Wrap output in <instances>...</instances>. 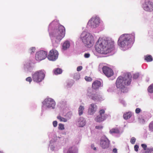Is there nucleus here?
<instances>
[{
	"label": "nucleus",
	"instance_id": "1",
	"mask_svg": "<svg viewBox=\"0 0 153 153\" xmlns=\"http://www.w3.org/2000/svg\"><path fill=\"white\" fill-rule=\"evenodd\" d=\"M114 42H108L107 40L100 38L95 45V50L98 53L106 54L114 48Z\"/></svg>",
	"mask_w": 153,
	"mask_h": 153
},
{
	"label": "nucleus",
	"instance_id": "2",
	"mask_svg": "<svg viewBox=\"0 0 153 153\" xmlns=\"http://www.w3.org/2000/svg\"><path fill=\"white\" fill-rule=\"evenodd\" d=\"M131 78L132 76L129 73L124 74L123 76H119L117 79L116 82L117 88H119L122 92H127L128 89L125 86L128 85L130 84Z\"/></svg>",
	"mask_w": 153,
	"mask_h": 153
},
{
	"label": "nucleus",
	"instance_id": "3",
	"mask_svg": "<svg viewBox=\"0 0 153 153\" xmlns=\"http://www.w3.org/2000/svg\"><path fill=\"white\" fill-rule=\"evenodd\" d=\"M80 38L85 46L88 48H91L94 42V38L90 33L86 32H83L81 35Z\"/></svg>",
	"mask_w": 153,
	"mask_h": 153
},
{
	"label": "nucleus",
	"instance_id": "4",
	"mask_svg": "<svg viewBox=\"0 0 153 153\" xmlns=\"http://www.w3.org/2000/svg\"><path fill=\"white\" fill-rule=\"evenodd\" d=\"M131 35L129 34H124L121 35L118 40L119 46L122 48H127L130 42Z\"/></svg>",
	"mask_w": 153,
	"mask_h": 153
},
{
	"label": "nucleus",
	"instance_id": "5",
	"mask_svg": "<svg viewBox=\"0 0 153 153\" xmlns=\"http://www.w3.org/2000/svg\"><path fill=\"white\" fill-rule=\"evenodd\" d=\"M65 34V29L64 27L61 25H59L58 28L54 31L53 34L54 36L56 37V42H59L64 37Z\"/></svg>",
	"mask_w": 153,
	"mask_h": 153
},
{
	"label": "nucleus",
	"instance_id": "6",
	"mask_svg": "<svg viewBox=\"0 0 153 153\" xmlns=\"http://www.w3.org/2000/svg\"><path fill=\"white\" fill-rule=\"evenodd\" d=\"M87 91V96L94 101L98 102L103 100V96L100 93L94 91H91L90 89H88Z\"/></svg>",
	"mask_w": 153,
	"mask_h": 153
},
{
	"label": "nucleus",
	"instance_id": "7",
	"mask_svg": "<svg viewBox=\"0 0 153 153\" xmlns=\"http://www.w3.org/2000/svg\"><path fill=\"white\" fill-rule=\"evenodd\" d=\"M45 72L44 70L37 71L32 75L33 80L36 82H39L44 79L45 77Z\"/></svg>",
	"mask_w": 153,
	"mask_h": 153
},
{
	"label": "nucleus",
	"instance_id": "8",
	"mask_svg": "<svg viewBox=\"0 0 153 153\" xmlns=\"http://www.w3.org/2000/svg\"><path fill=\"white\" fill-rule=\"evenodd\" d=\"M99 114L94 118V120L97 123H100L105 120L108 117V115L105 114L104 109H101L99 111Z\"/></svg>",
	"mask_w": 153,
	"mask_h": 153
},
{
	"label": "nucleus",
	"instance_id": "9",
	"mask_svg": "<svg viewBox=\"0 0 153 153\" xmlns=\"http://www.w3.org/2000/svg\"><path fill=\"white\" fill-rule=\"evenodd\" d=\"M100 23L99 18L97 17H93L89 21L88 25L92 28L97 27Z\"/></svg>",
	"mask_w": 153,
	"mask_h": 153
},
{
	"label": "nucleus",
	"instance_id": "10",
	"mask_svg": "<svg viewBox=\"0 0 153 153\" xmlns=\"http://www.w3.org/2000/svg\"><path fill=\"white\" fill-rule=\"evenodd\" d=\"M59 53L56 50L52 49L49 52L47 58L50 61H55L58 58Z\"/></svg>",
	"mask_w": 153,
	"mask_h": 153
},
{
	"label": "nucleus",
	"instance_id": "11",
	"mask_svg": "<svg viewBox=\"0 0 153 153\" xmlns=\"http://www.w3.org/2000/svg\"><path fill=\"white\" fill-rule=\"evenodd\" d=\"M47 52L45 51L41 50L37 52L35 55L36 60L38 61H40L45 59L47 56Z\"/></svg>",
	"mask_w": 153,
	"mask_h": 153
},
{
	"label": "nucleus",
	"instance_id": "12",
	"mask_svg": "<svg viewBox=\"0 0 153 153\" xmlns=\"http://www.w3.org/2000/svg\"><path fill=\"white\" fill-rule=\"evenodd\" d=\"M44 104L48 108H51L53 109L55 108L56 103L52 99L48 98L45 99L44 101Z\"/></svg>",
	"mask_w": 153,
	"mask_h": 153
},
{
	"label": "nucleus",
	"instance_id": "13",
	"mask_svg": "<svg viewBox=\"0 0 153 153\" xmlns=\"http://www.w3.org/2000/svg\"><path fill=\"white\" fill-rule=\"evenodd\" d=\"M144 10L147 11H152L153 10V4L149 0L145 1L143 5Z\"/></svg>",
	"mask_w": 153,
	"mask_h": 153
},
{
	"label": "nucleus",
	"instance_id": "14",
	"mask_svg": "<svg viewBox=\"0 0 153 153\" xmlns=\"http://www.w3.org/2000/svg\"><path fill=\"white\" fill-rule=\"evenodd\" d=\"M102 70L103 73L107 77H111L114 74L112 69L108 66H104L102 68Z\"/></svg>",
	"mask_w": 153,
	"mask_h": 153
},
{
	"label": "nucleus",
	"instance_id": "15",
	"mask_svg": "<svg viewBox=\"0 0 153 153\" xmlns=\"http://www.w3.org/2000/svg\"><path fill=\"white\" fill-rule=\"evenodd\" d=\"M100 144L102 148H107L109 147L110 141L107 138L104 137L101 140Z\"/></svg>",
	"mask_w": 153,
	"mask_h": 153
},
{
	"label": "nucleus",
	"instance_id": "16",
	"mask_svg": "<svg viewBox=\"0 0 153 153\" xmlns=\"http://www.w3.org/2000/svg\"><path fill=\"white\" fill-rule=\"evenodd\" d=\"M97 108V106L95 104H91L88 110V114L90 115L94 114L96 112Z\"/></svg>",
	"mask_w": 153,
	"mask_h": 153
},
{
	"label": "nucleus",
	"instance_id": "17",
	"mask_svg": "<svg viewBox=\"0 0 153 153\" xmlns=\"http://www.w3.org/2000/svg\"><path fill=\"white\" fill-rule=\"evenodd\" d=\"M101 85V82L100 81L96 80L94 81L92 84V88L94 90L98 89Z\"/></svg>",
	"mask_w": 153,
	"mask_h": 153
},
{
	"label": "nucleus",
	"instance_id": "18",
	"mask_svg": "<svg viewBox=\"0 0 153 153\" xmlns=\"http://www.w3.org/2000/svg\"><path fill=\"white\" fill-rule=\"evenodd\" d=\"M70 45V42L68 41H65L63 44L62 49L64 50H66L69 48Z\"/></svg>",
	"mask_w": 153,
	"mask_h": 153
},
{
	"label": "nucleus",
	"instance_id": "19",
	"mask_svg": "<svg viewBox=\"0 0 153 153\" xmlns=\"http://www.w3.org/2000/svg\"><path fill=\"white\" fill-rule=\"evenodd\" d=\"M132 116L131 112H129L125 113L123 115V118L127 120L130 118Z\"/></svg>",
	"mask_w": 153,
	"mask_h": 153
},
{
	"label": "nucleus",
	"instance_id": "20",
	"mask_svg": "<svg viewBox=\"0 0 153 153\" xmlns=\"http://www.w3.org/2000/svg\"><path fill=\"white\" fill-rule=\"evenodd\" d=\"M120 131L117 128H112L109 131V132L111 134L114 133L119 134Z\"/></svg>",
	"mask_w": 153,
	"mask_h": 153
},
{
	"label": "nucleus",
	"instance_id": "21",
	"mask_svg": "<svg viewBox=\"0 0 153 153\" xmlns=\"http://www.w3.org/2000/svg\"><path fill=\"white\" fill-rule=\"evenodd\" d=\"M84 108L83 106L80 105L78 108L79 114V116L82 115L83 113Z\"/></svg>",
	"mask_w": 153,
	"mask_h": 153
},
{
	"label": "nucleus",
	"instance_id": "22",
	"mask_svg": "<svg viewBox=\"0 0 153 153\" xmlns=\"http://www.w3.org/2000/svg\"><path fill=\"white\" fill-rule=\"evenodd\" d=\"M145 59L147 62H150L152 61V56L150 55H147L145 56Z\"/></svg>",
	"mask_w": 153,
	"mask_h": 153
},
{
	"label": "nucleus",
	"instance_id": "23",
	"mask_svg": "<svg viewBox=\"0 0 153 153\" xmlns=\"http://www.w3.org/2000/svg\"><path fill=\"white\" fill-rule=\"evenodd\" d=\"M62 71L61 69L57 68L54 70V73L55 74L57 75L61 74L62 73Z\"/></svg>",
	"mask_w": 153,
	"mask_h": 153
},
{
	"label": "nucleus",
	"instance_id": "24",
	"mask_svg": "<svg viewBox=\"0 0 153 153\" xmlns=\"http://www.w3.org/2000/svg\"><path fill=\"white\" fill-rule=\"evenodd\" d=\"M57 118L59 119L60 121L66 122L67 121V120L66 119L60 115L57 117Z\"/></svg>",
	"mask_w": 153,
	"mask_h": 153
},
{
	"label": "nucleus",
	"instance_id": "25",
	"mask_svg": "<svg viewBox=\"0 0 153 153\" xmlns=\"http://www.w3.org/2000/svg\"><path fill=\"white\" fill-rule=\"evenodd\" d=\"M147 90L150 93H153V84L151 85L148 87Z\"/></svg>",
	"mask_w": 153,
	"mask_h": 153
},
{
	"label": "nucleus",
	"instance_id": "26",
	"mask_svg": "<svg viewBox=\"0 0 153 153\" xmlns=\"http://www.w3.org/2000/svg\"><path fill=\"white\" fill-rule=\"evenodd\" d=\"M58 129L59 130H63L65 129L64 125L62 123L59 124Z\"/></svg>",
	"mask_w": 153,
	"mask_h": 153
},
{
	"label": "nucleus",
	"instance_id": "27",
	"mask_svg": "<svg viewBox=\"0 0 153 153\" xmlns=\"http://www.w3.org/2000/svg\"><path fill=\"white\" fill-rule=\"evenodd\" d=\"M80 77V75L78 74H75L74 76V78L76 79H78Z\"/></svg>",
	"mask_w": 153,
	"mask_h": 153
},
{
	"label": "nucleus",
	"instance_id": "28",
	"mask_svg": "<svg viewBox=\"0 0 153 153\" xmlns=\"http://www.w3.org/2000/svg\"><path fill=\"white\" fill-rule=\"evenodd\" d=\"M85 79V80L87 82H91L92 80V79L89 76H86Z\"/></svg>",
	"mask_w": 153,
	"mask_h": 153
},
{
	"label": "nucleus",
	"instance_id": "29",
	"mask_svg": "<svg viewBox=\"0 0 153 153\" xmlns=\"http://www.w3.org/2000/svg\"><path fill=\"white\" fill-rule=\"evenodd\" d=\"M149 127L150 130H153V121L151 122L149 124Z\"/></svg>",
	"mask_w": 153,
	"mask_h": 153
},
{
	"label": "nucleus",
	"instance_id": "30",
	"mask_svg": "<svg viewBox=\"0 0 153 153\" xmlns=\"http://www.w3.org/2000/svg\"><path fill=\"white\" fill-rule=\"evenodd\" d=\"M136 141V139L134 137H132L131 138L130 140V142L132 144H134Z\"/></svg>",
	"mask_w": 153,
	"mask_h": 153
},
{
	"label": "nucleus",
	"instance_id": "31",
	"mask_svg": "<svg viewBox=\"0 0 153 153\" xmlns=\"http://www.w3.org/2000/svg\"><path fill=\"white\" fill-rule=\"evenodd\" d=\"M103 128V126L102 125H100L95 126V128L98 129H101Z\"/></svg>",
	"mask_w": 153,
	"mask_h": 153
},
{
	"label": "nucleus",
	"instance_id": "32",
	"mask_svg": "<svg viewBox=\"0 0 153 153\" xmlns=\"http://www.w3.org/2000/svg\"><path fill=\"white\" fill-rule=\"evenodd\" d=\"M85 121H82L80 122L79 123V126L80 127H83L85 125Z\"/></svg>",
	"mask_w": 153,
	"mask_h": 153
},
{
	"label": "nucleus",
	"instance_id": "33",
	"mask_svg": "<svg viewBox=\"0 0 153 153\" xmlns=\"http://www.w3.org/2000/svg\"><path fill=\"white\" fill-rule=\"evenodd\" d=\"M26 81L29 82L30 83L32 81V78L30 77H28L26 78Z\"/></svg>",
	"mask_w": 153,
	"mask_h": 153
},
{
	"label": "nucleus",
	"instance_id": "34",
	"mask_svg": "<svg viewBox=\"0 0 153 153\" xmlns=\"http://www.w3.org/2000/svg\"><path fill=\"white\" fill-rule=\"evenodd\" d=\"M139 146L138 145H136L134 146V150L137 152L138 150V149H139Z\"/></svg>",
	"mask_w": 153,
	"mask_h": 153
},
{
	"label": "nucleus",
	"instance_id": "35",
	"mask_svg": "<svg viewBox=\"0 0 153 153\" xmlns=\"http://www.w3.org/2000/svg\"><path fill=\"white\" fill-rule=\"evenodd\" d=\"M139 75L138 74H134L133 78L134 79H136L139 77Z\"/></svg>",
	"mask_w": 153,
	"mask_h": 153
},
{
	"label": "nucleus",
	"instance_id": "36",
	"mask_svg": "<svg viewBox=\"0 0 153 153\" xmlns=\"http://www.w3.org/2000/svg\"><path fill=\"white\" fill-rule=\"evenodd\" d=\"M141 109L139 108H137L135 110V112L137 114H138L140 112Z\"/></svg>",
	"mask_w": 153,
	"mask_h": 153
},
{
	"label": "nucleus",
	"instance_id": "37",
	"mask_svg": "<svg viewBox=\"0 0 153 153\" xmlns=\"http://www.w3.org/2000/svg\"><path fill=\"white\" fill-rule=\"evenodd\" d=\"M53 125L54 127H56L57 125V122L56 121H54L53 122Z\"/></svg>",
	"mask_w": 153,
	"mask_h": 153
},
{
	"label": "nucleus",
	"instance_id": "38",
	"mask_svg": "<svg viewBox=\"0 0 153 153\" xmlns=\"http://www.w3.org/2000/svg\"><path fill=\"white\" fill-rule=\"evenodd\" d=\"M82 66H78L77 68V71H79L82 70Z\"/></svg>",
	"mask_w": 153,
	"mask_h": 153
},
{
	"label": "nucleus",
	"instance_id": "39",
	"mask_svg": "<svg viewBox=\"0 0 153 153\" xmlns=\"http://www.w3.org/2000/svg\"><path fill=\"white\" fill-rule=\"evenodd\" d=\"M141 146L142 147L144 150H146V149L147 148V146L146 144H141Z\"/></svg>",
	"mask_w": 153,
	"mask_h": 153
},
{
	"label": "nucleus",
	"instance_id": "40",
	"mask_svg": "<svg viewBox=\"0 0 153 153\" xmlns=\"http://www.w3.org/2000/svg\"><path fill=\"white\" fill-rule=\"evenodd\" d=\"M68 153H73L72 147L70 148L69 149L68 152Z\"/></svg>",
	"mask_w": 153,
	"mask_h": 153
},
{
	"label": "nucleus",
	"instance_id": "41",
	"mask_svg": "<svg viewBox=\"0 0 153 153\" xmlns=\"http://www.w3.org/2000/svg\"><path fill=\"white\" fill-rule=\"evenodd\" d=\"M84 56L85 58H88L89 57L90 54L88 53H86L85 54Z\"/></svg>",
	"mask_w": 153,
	"mask_h": 153
},
{
	"label": "nucleus",
	"instance_id": "42",
	"mask_svg": "<svg viewBox=\"0 0 153 153\" xmlns=\"http://www.w3.org/2000/svg\"><path fill=\"white\" fill-rule=\"evenodd\" d=\"M113 152L114 153H117V149L116 148L114 149L113 150Z\"/></svg>",
	"mask_w": 153,
	"mask_h": 153
},
{
	"label": "nucleus",
	"instance_id": "43",
	"mask_svg": "<svg viewBox=\"0 0 153 153\" xmlns=\"http://www.w3.org/2000/svg\"><path fill=\"white\" fill-rule=\"evenodd\" d=\"M91 148H92V149H93V148L94 147V145L93 144H92V145H91Z\"/></svg>",
	"mask_w": 153,
	"mask_h": 153
},
{
	"label": "nucleus",
	"instance_id": "44",
	"mask_svg": "<svg viewBox=\"0 0 153 153\" xmlns=\"http://www.w3.org/2000/svg\"><path fill=\"white\" fill-rule=\"evenodd\" d=\"M93 149L94 150H97V149H96V148L95 147H94L93 148Z\"/></svg>",
	"mask_w": 153,
	"mask_h": 153
},
{
	"label": "nucleus",
	"instance_id": "45",
	"mask_svg": "<svg viewBox=\"0 0 153 153\" xmlns=\"http://www.w3.org/2000/svg\"><path fill=\"white\" fill-rule=\"evenodd\" d=\"M32 50L33 51H34L35 50V48H32Z\"/></svg>",
	"mask_w": 153,
	"mask_h": 153
},
{
	"label": "nucleus",
	"instance_id": "46",
	"mask_svg": "<svg viewBox=\"0 0 153 153\" xmlns=\"http://www.w3.org/2000/svg\"><path fill=\"white\" fill-rule=\"evenodd\" d=\"M148 151H145L144 152H143V153H148Z\"/></svg>",
	"mask_w": 153,
	"mask_h": 153
},
{
	"label": "nucleus",
	"instance_id": "47",
	"mask_svg": "<svg viewBox=\"0 0 153 153\" xmlns=\"http://www.w3.org/2000/svg\"><path fill=\"white\" fill-rule=\"evenodd\" d=\"M152 153H153V152Z\"/></svg>",
	"mask_w": 153,
	"mask_h": 153
}]
</instances>
